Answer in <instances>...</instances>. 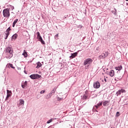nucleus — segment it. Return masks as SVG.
Returning a JSON list of instances; mask_svg holds the SVG:
<instances>
[{
  "label": "nucleus",
  "instance_id": "1",
  "mask_svg": "<svg viewBox=\"0 0 128 128\" xmlns=\"http://www.w3.org/2000/svg\"><path fill=\"white\" fill-rule=\"evenodd\" d=\"M14 50H12V48L10 46L6 48L5 51L6 58H12V56H14V54H12Z\"/></svg>",
  "mask_w": 128,
  "mask_h": 128
},
{
  "label": "nucleus",
  "instance_id": "2",
  "mask_svg": "<svg viewBox=\"0 0 128 128\" xmlns=\"http://www.w3.org/2000/svg\"><path fill=\"white\" fill-rule=\"evenodd\" d=\"M3 16L4 18H10V9L9 8H5L3 10Z\"/></svg>",
  "mask_w": 128,
  "mask_h": 128
},
{
  "label": "nucleus",
  "instance_id": "3",
  "mask_svg": "<svg viewBox=\"0 0 128 128\" xmlns=\"http://www.w3.org/2000/svg\"><path fill=\"white\" fill-rule=\"evenodd\" d=\"M92 59L88 58L84 60V65L86 66V64H91L92 63Z\"/></svg>",
  "mask_w": 128,
  "mask_h": 128
},
{
  "label": "nucleus",
  "instance_id": "4",
  "mask_svg": "<svg viewBox=\"0 0 128 128\" xmlns=\"http://www.w3.org/2000/svg\"><path fill=\"white\" fill-rule=\"evenodd\" d=\"M36 34H37V38L38 40V41L40 42L42 44H45L46 43L44 42V41L42 40V36H40V32H37Z\"/></svg>",
  "mask_w": 128,
  "mask_h": 128
},
{
  "label": "nucleus",
  "instance_id": "5",
  "mask_svg": "<svg viewBox=\"0 0 128 128\" xmlns=\"http://www.w3.org/2000/svg\"><path fill=\"white\" fill-rule=\"evenodd\" d=\"M106 74L108 76H111L112 78V76H114V70H106Z\"/></svg>",
  "mask_w": 128,
  "mask_h": 128
},
{
  "label": "nucleus",
  "instance_id": "6",
  "mask_svg": "<svg viewBox=\"0 0 128 128\" xmlns=\"http://www.w3.org/2000/svg\"><path fill=\"white\" fill-rule=\"evenodd\" d=\"M41 76H40L38 74H32L30 76V78L32 80H36V79L40 78Z\"/></svg>",
  "mask_w": 128,
  "mask_h": 128
},
{
  "label": "nucleus",
  "instance_id": "7",
  "mask_svg": "<svg viewBox=\"0 0 128 128\" xmlns=\"http://www.w3.org/2000/svg\"><path fill=\"white\" fill-rule=\"evenodd\" d=\"M100 84L97 81L94 83V88H100Z\"/></svg>",
  "mask_w": 128,
  "mask_h": 128
},
{
  "label": "nucleus",
  "instance_id": "8",
  "mask_svg": "<svg viewBox=\"0 0 128 128\" xmlns=\"http://www.w3.org/2000/svg\"><path fill=\"white\" fill-rule=\"evenodd\" d=\"M7 96L6 97V100H8V98L12 96V90H7Z\"/></svg>",
  "mask_w": 128,
  "mask_h": 128
},
{
  "label": "nucleus",
  "instance_id": "9",
  "mask_svg": "<svg viewBox=\"0 0 128 128\" xmlns=\"http://www.w3.org/2000/svg\"><path fill=\"white\" fill-rule=\"evenodd\" d=\"M122 93L126 92V90L124 89H121L120 90H119L118 92H116V94L117 96H120V94Z\"/></svg>",
  "mask_w": 128,
  "mask_h": 128
},
{
  "label": "nucleus",
  "instance_id": "10",
  "mask_svg": "<svg viewBox=\"0 0 128 128\" xmlns=\"http://www.w3.org/2000/svg\"><path fill=\"white\" fill-rule=\"evenodd\" d=\"M106 54H102V55L99 56V60H102V58H104L106 56H108V54L106 52Z\"/></svg>",
  "mask_w": 128,
  "mask_h": 128
},
{
  "label": "nucleus",
  "instance_id": "11",
  "mask_svg": "<svg viewBox=\"0 0 128 128\" xmlns=\"http://www.w3.org/2000/svg\"><path fill=\"white\" fill-rule=\"evenodd\" d=\"M76 56H78V52H74V54H72V56H70V58H74Z\"/></svg>",
  "mask_w": 128,
  "mask_h": 128
},
{
  "label": "nucleus",
  "instance_id": "12",
  "mask_svg": "<svg viewBox=\"0 0 128 128\" xmlns=\"http://www.w3.org/2000/svg\"><path fill=\"white\" fill-rule=\"evenodd\" d=\"M110 104V101H105L103 102L104 106H108Z\"/></svg>",
  "mask_w": 128,
  "mask_h": 128
},
{
  "label": "nucleus",
  "instance_id": "13",
  "mask_svg": "<svg viewBox=\"0 0 128 128\" xmlns=\"http://www.w3.org/2000/svg\"><path fill=\"white\" fill-rule=\"evenodd\" d=\"M20 102V106H24V100H19Z\"/></svg>",
  "mask_w": 128,
  "mask_h": 128
},
{
  "label": "nucleus",
  "instance_id": "14",
  "mask_svg": "<svg viewBox=\"0 0 128 128\" xmlns=\"http://www.w3.org/2000/svg\"><path fill=\"white\" fill-rule=\"evenodd\" d=\"M36 64H37V66L36 67V68H42V63H40V62H37Z\"/></svg>",
  "mask_w": 128,
  "mask_h": 128
},
{
  "label": "nucleus",
  "instance_id": "15",
  "mask_svg": "<svg viewBox=\"0 0 128 128\" xmlns=\"http://www.w3.org/2000/svg\"><path fill=\"white\" fill-rule=\"evenodd\" d=\"M18 38V34H14L12 36V40H16Z\"/></svg>",
  "mask_w": 128,
  "mask_h": 128
},
{
  "label": "nucleus",
  "instance_id": "16",
  "mask_svg": "<svg viewBox=\"0 0 128 128\" xmlns=\"http://www.w3.org/2000/svg\"><path fill=\"white\" fill-rule=\"evenodd\" d=\"M122 70V66L120 65L118 67H116V70Z\"/></svg>",
  "mask_w": 128,
  "mask_h": 128
},
{
  "label": "nucleus",
  "instance_id": "17",
  "mask_svg": "<svg viewBox=\"0 0 128 128\" xmlns=\"http://www.w3.org/2000/svg\"><path fill=\"white\" fill-rule=\"evenodd\" d=\"M26 86H28V82L26 81L24 84H22V88H26Z\"/></svg>",
  "mask_w": 128,
  "mask_h": 128
},
{
  "label": "nucleus",
  "instance_id": "18",
  "mask_svg": "<svg viewBox=\"0 0 128 128\" xmlns=\"http://www.w3.org/2000/svg\"><path fill=\"white\" fill-rule=\"evenodd\" d=\"M22 54V56H24V58H28V52H26V50H24V52Z\"/></svg>",
  "mask_w": 128,
  "mask_h": 128
},
{
  "label": "nucleus",
  "instance_id": "19",
  "mask_svg": "<svg viewBox=\"0 0 128 128\" xmlns=\"http://www.w3.org/2000/svg\"><path fill=\"white\" fill-rule=\"evenodd\" d=\"M18 22V19H16L13 22V24H12V26L13 28H14L16 22Z\"/></svg>",
  "mask_w": 128,
  "mask_h": 128
},
{
  "label": "nucleus",
  "instance_id": "20",
  "mask_svg": "<svg viewBox=\"0 0 128 128\" xmlns=\"http://www.w3.org/2000/svg\"><path fill=\"white\" fill-rule=\"evenodd\" d=\"M8 68H14V65L11 64H7Z\"/></svg>",
  "mask_w": 128,
  "mask_h": 128
},
{
  "label": "nucleus",
  "instance_id": "21",
  "mask_svg": "<svg viewBox=\"0 0 128 128\" xmlns=\"http://www.w3.org/2000/svg\"><path fill=\"white\" fill-rule=\"evenodd\" d=\"M102 103L100 102V103L97 104L96 106H96V108H100V106H102Z\"/></svg>",
  "mask_w": 128,
  "mask_h": 128
},
{
  "label": "nucleus",
  "instance_id": "22",
  "mask_svg": "<svg viewBox=\"0 0 128 128\" xmlns=\"http://www.w3.org/2000/svg\"><path fill=\"white\" fill-rule=\"evenodd\" d=\"M5 34H6L5 40H7L8 38V36L10 35V33L6 32V33H5Z\"/></svg>",
  "mask_w": 128,
  "mask_h": 128
},
{
  "label": "nucleus",
  "instance_id": "23",
  "mask_svg": "<svg viewBox=\"0 0 128 128\" xmlns=\"http://www.w3.org/2000/svg\"><path fill=\"white\" fill-rule=\"evenodd\" d=\"M56 88H54L53 89V90L50 92V94H54V93L56 92Z\"/></svg>",
  "mask_w": 128,
  "mask_h": 128
},
{
  "label": "nucleus",
  "instance_id": "24",
  "mask_svg": "<svg viewBox=\"0 0 128 128\" xmlns=\"http://www.w3.org/2000/svg\"><path fill=\"white\" fill-rule=\"evenodd\" d=\"M10 28L9 27L6 30V32H9L10 33Z\"/></svg>",
  "mask_w": 128,
  "mask_h": 128
},
{
  "label": "nucleus",
  "instance_id": "25",
  "mask_svg": "<svg viewBox=\"0 0 128 128\" xmlns=\"http://www.w3.org/2000/svg\"><path fill=\"white\" fill-rule=\"evenodd\" d=\"M54 38L56 40H58V34H56Z\"/></svg>",
  "mask_w": 128,
  "mask_h": 128
},
{
  "label": "nucleus",
  "instance_id": "26",
  "mask_svg": "<svg viewBox=\"0 0 128 128\" xmlns=\"http://www.w3.org/2000/svg\"><path fill=\"white\" fill-rule=\"evenodd\" d=\"M9 10H14V7L12 6H11V8H8Z\"/></svg>",
  "mask_w": 128,
  "mask_h": 128
},
{
  "label": "nucleus",
  "instance_id": "27",
  "mask_svg": "<svg viewBox=\"0 0 128 128\" xmlns=\"http://www.w3.org/2000/svg\"><path fill=\"white\" fill-rule=\"evenodd\" d=\"M52 122V119H50L47 122V124H50Z\"/></svg>",
  "mask_w": 128,
  "mask_h": 128
},
{
  "label": "nucleus",
  "instance_id": "28",
  "mask_svg": "<svg viewBox=\"0 0 128 128\" xmlns=\"http://www.w3.org/2000/svg\"><path fill=\"white\" fill-rule=\"evenodd\" d=\"M116 116H120V112H116Z\"/></svg>",
  "mask_w": 128,
  "mask_h": 128
},
{
  "label": "nucleus",
  "instance_id": "29",
  "mask_svg": "<svg viewBox=\"0 0 128 128\" xmlns=\"http://www.w3.org/2000/svg\"><path fill=\"white\" fill-rule=\"evenodd\" d=\"M46 92V90H41L40 92V94H44V92Z\"/></svg>",
  "mask_w": 128,
  "mask_h": 128
},
{
  "label": "nucleus",
  "instance_id": "30",
  "mask_svg": "<svg viewBox=\"0 0 128 128\" xmlns=\"http://www.w3.org/2000/svg\"><path fill=\"white\" fill-rule=\"evenodd\" d=\"M11 6H12V5H10V4H9L8 6V7L10 8Z\"/></svg>",
  "mask_w": 128,
  "mask_h": 128
},
{
  "label": "nucleus",
  "instance_id": "31",
  "mask_svg": "<svg viewBox=\"0 0 128 128\" xmlns=\"http://www.w3.org/2000/svg\"><path fill=\"white\" fill-rule=\"evenodd\" d=\"M104 82H106V78H104Z\"/></svg>",
  "mask_w": 128,
  "mask_h": 128
},
{
  "label": "nucleus",
  "instance_id": "32",
  "mask_svg": "<svg viewBox=\"0 0 128 128\" xmlns=\"http://www.w3.org/2000/svg\"><path fill=\"white\" fill-rule=\"evenodd\" d=\"M106 70H108V68H107V69H106Z\"/></svg>",
  "mask_w": 128,
  "mask_h": 128
},
{
  "label": "nucleus",
  "instance_id": "33",
  "mask_svg": "<svg viewBox=\"0 0 128 128\" xmlns=\"http://www.w3.org/2000/svg\"><path fill=\"white\" fill-rule=\"evenodd\" d=\"M126 0V2H128V0Z\"/></svg>",
  "mask_w": 128,
  "mask_h": 128
}]
</instances>
